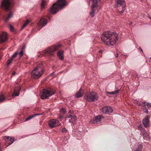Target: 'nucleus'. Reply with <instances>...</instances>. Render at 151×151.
<instances>
[{
    "label": "nucleus",
    "instance_id": "a19ab883",
    "mask_svg": "<svg viewBox=\"0 0 151 151\" xmlns=\"http://www.w3.org/2000/svg\"><path fill=\"white\" fill-rule=\"evenodd\" d=\"M63 118V116H60L58 117L59 119H61Z\"/></svg>",
    "mask_w": 151,
    "mask_h": 151
},
{
    "label": "nucleus",
    "instance_id": "2eb2a0df",
    "mask_svg": "<svg viewBox=\"0 0 151 151\" xmlns=\"http://www.w3.org/2000/svg\"><path fill=\"white\" fill-rule=\"evenodd\" d=\"M149 119V117L148 116H145L144 119L143 120V124L145 127H147L150 126Z\"/></svg>",
    "mask_w": 151,
    "mask_h": 151
},
{
    "label": "nucleus",
    "instance_id": "b1692460",
    "mask_svg": "<svg viewBox=\"0 0 151 151\" xmlns=\"http://www.w3.org/2000/svg\"><path fill=\"white\" fill-rule=\"evenodd\" d=\"M39 115H40V114H34L30 115L29 116H28L25 119V121H28V120H29L30 119H32L34 117H35L36 116Z\"/></svg>",
    "mask_w": 151,
    "mask_h": 151
},
{
    "label": "nucleus",
    "instance_id": "a878e982",
    "mask_svg": "<svg viewBox=\"0 0 151 151\" xmlns=\"http://www.w3.org/2000/svg\"><path fill=\"white\" fill-rule=\"evenodd\" d=\"M6 98L5 96L3 94L0 95V102H2L6 100Z\"/></svg>",
    "mask_w": 151,
    "mask_h": 151
},
{
    "label": "nucleus",
    "instance_id": "4c0bfd02",
    "mask_svg": "<svg viewBox=\"0 0 151 151\" xmlns=\"http://www.w3.org/2000/svg\"><path fill=\"white\" fill-rule=\"evenodd\" d=\"M61 111L63 113H65L66 112V110L65 109L63 108L61 109Z\"/></svg>",
    "mask_w": 151,
    "mask_h": 151
},
{
    "label": "nucleus",
    "instance_id": "dca6fc26",
    "mask_svg": "<svg viewBox=\"0 0 151 151\" xmlns=\"http://www.w3.org/2000/svg\"><path fill=\"white\" fill-rule=\"evenodd\" d=\"M142 107L144 108L145 109H149L151 106V104L146 102L145 101L143 102L140 105Z\"/></svg>",
    "mask_w": 151,
    "mask_h": 151
},
{
    "label": "nucleus",
    "instance_id": "412c9836",
    "mask_svg": "<svg viewBox=\"0 0 151 151\" xmlns=\"http://www.w3.org/2000/svg\"><path fill=\"white\" fill-rule=\"evenodd\" d=\"M104 118L102 115L97 116L95 117V121L97 123H99L101 122V119Z\"/></svg>",
    "mask_w": 151,
    "mask_h": 151
},
{
    "label": "nucleus",
    "instance_id": "58836bf2",
    "mask_svg": "<svg viewBox=\"0 0 151 151\" xmlns=\"http://www.w3.org/2000/svg\"><path fill=\"white\" fill-rule=\"evenodd\" d=\"M102 50H99V55L100 56H101V55H102Z\"/></svg>",
    "mask_w": 151,
    "mask_h": 151
},
{
    "label": "nucleus",
    "instance_id": "7c9ffc66",
    "mask_svg": "<svg viewBox=\"0 0 151 151\" xmlns=\"http://www.w3.org/2000/svg\"><path fill=\"white\" fill-rule=\"evenodd\" d=\"M29 21L28 20H27V21L24 23V24L22 26V28L21 29H22L23 28H24L29 23Z\"/></svg>",
    "mask_w": 151,
    "mask_h": 151
},
{
    "label": "nucleus",
    "instance_id": "6ab92c4d",
    "mask_svg": "<svg viewBox=\"0 0 151 151\" xmlns=\"http://www.w3.org/2000/svg\"><path fill=\"white\" fill-rule=\"evenodd\" d=\"M83 94V91L81 88H80L79 91L75 94V96L77 98L81 97Z\"/></svg>",
    "mask_w": 151,
    "mask_h": 151
},
{
    "label": "nucleus",
    "instance_id": "37998d69",
    "mask_svg": "<svg viewBox=\"0 0 151 151\" xmlns=\"http://www.w3.org/2000/svg\"><path fill=\"white\" fill-rule=\"evenodd\" d=\"M16 74V73L15 72H13V73H12V76H14L15 75V74Z\"/></svg>",
    "mask_w": 151,
    "mask_h": 151
},
{
    "label": "nucleus",
    "instance_id": "7ed1b4c3",
    "mask_svg": "<svg viewBox=\"0 0 151 151\" xmlns=\"http://www.w3.org/2000/svg\"><path fill=\"white\" fill-rule=\"evenodd\" d=\"M65 5V0H58L56 3L53 4L50 9V11L52 14H56Z\"/></svg>",
    "mask_w": 151,
    "mask_h": 151
},
{
    "label": "nucleus",
    "instance_id": "f257e3e1",
    "mask_svg": "<svg viewBox=\"0 0 151 151\" xmlns=\"http://www.w3.org/2000/svg\"><path fill=\"white\" fill-rule=\"evenodd\" d=\"M117 34L114 31H106L101 35L102 42L108 46L115 45L118 40Z\"/></svg>",
    "mask_w": 151,
    "mask_h": 151
},
{
    "label": "nucleus",
    "instance_id": "de8ad7c7",
    "mask_svg": "<svg viewBox=\"0 0 151 151\" xmlns=\"http://www.w3.org/2000/svg\"><path fill=\"white\" fill-rule=\"evenodd\" d=\"M67 142H68V141L66 140L65 141V142H65V143H67Z\"/></svg>",
    "mask_w": 151,
    "mask_h": 151
},
{
    "label": "nucleus",
    "instance_id": "49530a36",
    "mask_svg": "<svg viewBox=\"0 0 151 151\" xmlns=\"http://www.w3.org/2000/svg\"><path fill=\"white\" fill-rule=\"evenodd\" d=\"M140 50L141 51H142V52H143V50H142V49L140 48Z\"/></svg>",
    "mask_w": 151,
    "mask_h": 151
},
{
    "label": "nucleus",
    "instance_id": "79ce46f5",
    "mask_svg": "<svg viewBox=\"0 0 151 151\" xmlns=\"http://www.w3.org/2000/svg\"><path fill=\"white\" fill-rule=\"evenodd\" d=\"M138 128L140 129H142V125H139V126H138Z\"/></svg>",
    "mask_w": 151,
    "mask_h": 151
},
{
    "label": "nucleus",
    "instance_id": "20e7f679",
    "mask_svg": "<svg viewBox=\"0 0 151 151\" xmlns=\"http://www.w3.org/2000/svg\"><path fill=\"white\" fill-rule=\"evenodd\" d=\"M61 46L60 45L53 46L48 47L45 50H43L40 52V54L42 55H52L53 52L57 51Z\"/></svg>",
    "mask_w": 151,
    "mask_h": 151
},
{
    "label": "nucleus",
    "instance_id": "6e6552de",
    "mask_svg": "<svg viewBox=\"0 0 151 151\" xmlns=\"http://www.w3.org/2000/svg\"><path fill=\"white\" fill-rule=\"evenodd\" d=\"M48 124L49 126L51 128L60 126L61 124L58 120L55 119L50 120L48 121Z\"/></svg>",
    "mask_w": 151,
    "mask_h": 151
},
{
    "label": "nucleus",
    "instance_id": "39448f33",
    "mask_svg": "<svg viewBox=\"0 0 151 151\" xmlns=\"http://www.w3.org/2000/svg\"><path fill=\"white\" fill-rule=\"evenodd\" d=\"M55 91L53 89L49 88L47 89H43L42 93L41 96L42 99L48 98L49 97L54 94Z\"/></svg>",
    "mask_w": 151,
    "mask_h": 151
},
{
    "label": "nucleus",
    "instance_id": "a211bd4d",
    "mask_svg": "<svg viewBox=\"0 0 151 151\" xmlns=\"http://www.w3.org/2000/svg\"><path fill=\"white\" fill-rule=\"evenodd\" d=\"M9 140L8 142V143L9 144L7 145V146L10 145L14 142V139L13 137H4V139L6 140V142L9 140Z\"/></svg>",
    "mask_w": 151,
    "mask_h": 151
},
{
    "label": "nucleus",
    "instance_id": "c03bdc74",
    "mask_svg": "<svg viewBox=\"0 0 151 151\" xmlns=\"http://www.w3.org/2000/svg\"><path fill=\"white\" fill-rule=\"evenodd\" d=\"M94 120H93V121H91L90 122V123L91 124L94 123Z\"/></svg>",
    "mask_w": 151,
    "mask_h": 151
},
{
    "label": "nucleus",
    "instance_id": "aec40b11",
    "mask_svg": "<svg viewBox=\"0 0 151 151\" xmlns=\"http://www.w3.org/2000/svg\"><path fill=\"white\" fill-rule=\"evenodd\" d=\"M100 0H95V12L97 11V12L99 10V8L101 4Z\"/></svg>",
    "mask_w": 151,
    "mask_h": 151
},
{
    "label": "nucleus",
    "instance_id": "0eeeda50",
    "mask_svg": "<svg viewBox=\"0 0 151 151\" xmlns=\"http://www.w3.org/2000/svg\"><path fill=\"white\" fill-rule=\"evenodd\" d=\"M67 118H70L69 122L73 123L74 122L76 121L77 118L74 114V111L73 110H69V112L65 117L66 119Z\"/></svg>",
    "mask_w": 151,
    "mask_h": 151
},
{
    "label": "nucleus",
    "instance_id": "f8f14e48",
    "mask_svg": "<svg viewBox=\"0 0 151 151\" xmlns=\"http://www.w3.org/2000/svg\"><path fill=\"white\" fill-rule=\"evenodd\" d=\"M7 34L6 32H3L0 35V43L5 42L7 40Z\"/></svg>",
    "mask_w": 151,
    "mask_h": 151
},
{
    "label": "nucleus",
    "instance_id": "e433bc0d",
    "mask_svg": "<svg viewBox=\"0 0 151 151\" xmlns=\"http://www.w3.org/2000/svg\"><path fill=\"white\" fill-rule=\"evenodd\" d=\"M144 136L145 137H146L147 138L150 139V137L147 134V133H144Z\"/></svg>",
    "mask_w": 151,
    "mask_h": 151
},
{
    "label": "nucleus",
    "instance_id": "72a5a7b5",
    "mask_svg": "<svg viewBox=\"0 0 151 151\" xmlns=\"http://www.w3.org/2000/svg\"><path fill=\"white\" fill-rule=\"evenodd\" d=\"M67 132V130L65 127L63 128L61 130V132L63 133H65Z\"/></svg>",
    "mask_w": 151,
    "mask_h": 151
},
{
    "label": "nucleus",
    "instance_id": "393cba45",
    "mask_svg": "<svg viewBox=\"0 0 151 151\" xmlns=\"http://www.w3.org/2000/svg\"><path fill=\"white\" fill-rule=\"evenodd\" d=\"M25 46H23L21 50L19 52V57L21 58L23 55L24 50L25 49Z\"/></svg>",
    "mask_w": 151,
    "mask_h": 151
},
{
    "label": "nucleus",
    "instance_id": "f03ea898",
    "mask_svg": "<svg viewBox=\"0 0 151 151\" xmlns=\"http://www.w3.org/2000/svg\"><path fill=\"white\" fill-rule=\"evenodd\" d=\"M44 71V67L42 63H40L31 72L32 77L37 79L40 77Z\"/></svg>",
    "mask_w": 151,
    "mask_h": 151
},
{
    "label": "nucleus",
    "instance_id": "4be33fe9",
    "mask_svg": "<svg viewBox=\"0 0 151 151\" xmlns=\"http://www.w3.org/2000/svg\"><path fill=\"white\" fill-rule=\"evenodd\" d=\"M63 54V51L60 50L58 52L57 55L59 57L60 59L61 60L63 59V57L62 56Z\"/></svg>",
    "mask_w": 151,
    "mask_h": 151
},
{
    "label": "nucleus",
    "instance_id": "5701e85b",
    "mask_svg": "<svg viewBox=\"0 0 151 151\" xmlns=\"http://www.w3.org/2000/svg\"><path fill=\"white\" fill-rule=\"evenodd\" d=\"M120 90H116L115 91H112L109 92L106 91V93L111 95H114L118 93L119 92Z\"/></svg>",
    "mask_w": 151,
    "mask_h": 151
},
{
    "label": "nucleus",
    "instance_id": "bb28decb",
    "mask_svg": "<svg viewBox=\"0 0 151 151\" xmlns=\"http://www.w3.org/2000/svg\"><path fill=\"white\" fill-rule=\"evenodd\" d=\"M46 5V1L45 0H42L41 4V9H42L44 8L45 6Z\"/></svg>",
    "mask_w": 151,
    "mask_h": 151
},
{
    "label": "nucleus",
    "instance_id": "2f4dec72",
    "mask_svg": "<svg viewBox=\"0 0 151 151\" xmlns=\"http://www.w3.org/2000/svg\"><path fill=\"white\" fill-rule=\"evenodd\" d=\"M13 60V59L12 58L9 59L8 60L7 63V65L8 66H9V65L10 64Z\"/></svg>",
    "mask_w": 151,
    "mask_h": 151
},
{
    "label": "nucleus",
    "instance_id": "cd10ccee",
    "mask_svg": "<svg viewBox=\"0 0 151 151\" xmlns=\"http://www.w3.org/2000/svg\"><path fill=\"white\" fill-rule=\"evenodd\" d=\"M13 15V14L11 12H10L8 15L7 17L5 19V22H7L9 19Z\"/></svg>",
    "mask_w": 151,
    "mask_h": 151
},
{
    "label": "nucleus",
    "instance_id": "1a4fd4ad",
    "mask_svg": "<svg viewBox=\"0 0 151 151\" xmlns=\"http://www.w3.org/2000/svg\"><path fill=\"white\" fill-rule=\"evenodd\" d=\"M47 23V19L44 17H42L40 19V22L37 24V27L39 30H40L43 27L45 26Z\"/></svg>",
    "mask_w": 151,
    "mask_h": 151
},
{
    "label": "nucleus",
    "instance_id": "4468645a",
    "mask_svg": "<svg viewBox=\"0 0 151 151\" xmlns=\"http://www.w3.org/2000/svg\"><path fill=\"white\" fill-rule=\"evenodd\" d=\"M94 0H89V5L92 3V5L91 6V12L90 13V14L92 17H93L94 15Z\"/></svg>",
    "mask_w": 151,
    "mask_h": 151
},
{
    "label": "nucleus",
    "instance_id": "c85d7f7f",
    "mask_svg": "<svg viewBox=\"0 0 151 151\" xmlns=\"http://www.w3.org/2000/svg\"><path fill=\"white\" fill-rule=\"evenodd\" d=\"M142 146L140 144L137 149L135 150L134 151H142Z\"/></svg>",
    "mask_w": 151,
    "mask_h": 151
},
{
    "label": "nucleus",
    "instance_id": "c9c22d12",
    "mask_svg": "<svg viewBox=\"0 0 151 151\" xmlns=\"http://www.w3.org/2000/svg\"><path fill=\"white\" fill-rule=\"evenodd\" d=\"M95 101H96L98 100V94L95 93Z\"/></svg>",
    "mask_w": 151,
    "mask_h": 151
},
{
    "label": "nucleus",
    "instance_id": "f3484780",
    "mask_svg": "<svg viewBox=\"0 0 151 151\" xmlns=\"http://www.w3.org/2000/svg\"><path fill=\"white\" fill-rule=\"evenodd\" d=\"M116 5L117 7L125 5V3L124 0H116Z\"/></svg>",
    "mask_w": 151,
    "mask_h": 151
},
{
    "label": "nucleus",
    "instance_id": "423d86ee",
    "mask_svg": "<svg viewBox=\"0 0 151 151\" xmlns=\"http://www.w3.org/2000/svg\"><path fill=\"white\" fill-rule=\"evenodd\" d=\"M12 3L9 0H3L1 6L6 11H10L12 7Z\"/></svg>",
    "mask_w": 151,
    "mask_h": 151
},
{
    "label": "nucleus",
    "instance_id": "9d476101",
    "mask_svg": "<svg viewBox=\"0 0 151 151\" xmlns=\"http://www.w3.org/2000/svg\"><path fill=\"white\" fill-rule=\"evenodd\" d=\"M86 99L88 101H93L94 100V93L93 92L87 93L85 96Z\"/></svg>",
    "mask_w": 151,
    "mask_h": 151
},
{
    "label": "nucleus",
    "instance_id": "ddd939ff",
    "mask_svg": "<svg viewBox=\"0 0 151 151\" xmlns=\"http://www.w3.org/2000/svg\"><path fill=\"white\" fill-rule=\"evenodd\" d=\"M101 111L103 113L105 114H109L113 112V109L110 107H106L102 108Z\"/></svg>",
    "mask_w": 151,
    "mask_h": 151
},
{
    "label": "nucleus",
    "instance_id": "c756f323",
    "mask_svg": "<svg viewBox=\"0 0 151 151\" xmlns=\"http://www.w3.org/2000/svg\"><path fill=\"white\" fill-rule=\"evenodd\" d=\"M119 7H121V8L122 9H121L120 8H119V9H118V10H119V12H124L125 9V8L124 6H120Z\"/></svg>",
    "mask_w": 151,
    "mask_h": 151
},
{
    "label": "nucleus",
    "instance_id": "a18cd8bd",
    "mask_svg": "<svg viewBox=\"0 0 151 151\" xmlns=\"http://www.w3.org/2000/svg\"><path fill=\"white\" fill-rule=\"evenodd\" d=\"M118 54L117 53L116 54V55L115 56L116 57H118Z\"/></svg>",
    "mask_w": 151,
    "mask_h": 151
},
{
    "label": "nucleus",
    "instance_id": "ea45409f",
    "mask_svg": "<svg viewBox=\"0 0 151 151\" xmlns=\"http://www.w3.org/2000/svg\"><path fill=\"white\" fill-rule=\"evenodd\" d=\"M148 109H145V110L144 111V112L146 113V114H148V111L147 110Z\"/></svg>",
    "mask_w": 151,
    "mask_h": 151
},
{
    "label": "nucleus",
    "instance_id": "f704fd0d",
    "mask_svg": "<svg viewBox=\"0 0 151 151\" xmlns=\"http://www.w3.org/2000/svg\"><path fill=\"white\" fill-rule=\"evenodd\" d=\"M9 28L11 31H13L14 30V28L11 25H9Z\"/></svg>",
    "mask_w": 151,
    "mask_h": 151
},
{
    "label": "nucleus",
    "instance_id": "473e14b6",
    "mask_svg": "<svg viewBox=\"0 0 151 151\" xmlns=\"http://www.w3.org/2000/svg\"><path fill=\"white\" fill-rule=\"evenodd\" d=\"M19 52H16L12 56V58L13 59V58L15 57H16L17 55L19 54Z\"/></svg>",
    "mask_w": 151,
    "mask_h": 151
},
{
    "label": "nucleus",
    "instance_id": "9b49d317",
    "mask_svg": "<svg viewBox=\"0 0 151 151\" xmlns=\"http://www.w3.org/2000/svg\"><path fill=\"white\" fill-rule=\"evenodd\" d=\"M15 87L14 92L12 93V96L13 97L16 96H18L19 94V91H20L21 88L19 86H18V83H15Z\"/></svg>",
    "mask_w": 151,
    "mask_h": 151
}]
</instances>
